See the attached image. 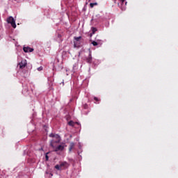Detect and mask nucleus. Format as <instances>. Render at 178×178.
Returning a JSON list of instances; mask_svg holds the SVG:
<instances>
[{
	"mask_svg": "<svg viewBox=\"0 0 178 178\" xmlns=\"http://www.w3.org/2000/svg\"><path fill=\"white\" fill-rule=\"evenodd\" d=\"M69 168V163L66 161L61 162L60 165H56L55 169L57 170H63L64 169H67Z\"/></svg>",
	"mask_w": 178,
	"mask_h": 178,
	"instance_id": "f257e3e1",
	"label": "nucleus"
},
{
	"mask_svg": "<svg viewBox=\"0 0 178 178\" xmlns=\"http://www.w3.org/2000/svg\"><path fill=\"white\" fill-rule=\"evenodd\" d=\"M7 22L11 24L13 29H16V21H15V18H13V17H9L7 19Z\"/></svg>",
	"mask_w": 178,
	"mask_h": 178,
	"instance_id": "f03ea898",
	"label": "nucleus"
},
{
	"mask_svg": "<svg viewBox=\"0 0 178 178\" xmlns=\"http://www.w3.org/2000/svg\"><path fill=\"white\" fill-rule=\"evenodd\" d=\"M18 65L19 66V69H24V67L27 66V63L26 61H22Z\"/></svg>",
	"mask_w": 178,
	"mask_h": 178,
	"instance_id": "7ed1b4c3",
	"label": "nucleus"
},
{
	"mask_svg": "<svg viewBox=\"0 0 178 178\" xmlns=\"http://www.w3.org/2000/svg\"><path fill=\"white\" fill-rule=\"evenodd\" d=\"M86 62L88 63H91L92 62V56H91V51H89V55L86 58Z\"/></svg>",
	"mask_w": 178,
	"mask_h": 178,
	"instance_id": "20e7f679",
	"label": "nucleus"
},
{
	"mask_svg": "<svg viewBox=\"0 0 178 178\" xmlns=\"http://www.w3.org/2000/svg\"><path fill=\"white\" fill-rule=\"evenodd\" d=\"M23 51L24 52H33V51H34V49L31 48V47H24L23 48Z\"/></svg>",
	"mask_w": 178,
	"mask_h": 178,
	"instance_id": "39448f33",
	"label": "nucleus"
},
{
	"mask_svg": "<svg viewBox=\"0 0 178 178\" xmlns=\"http://www.w3.org/2000/svg\"><path fill=\"white\" fill-rule=\"evenodd\" d=\"M63 149H65V146L60 145L57 147H56L54 151L56 152H58V151H63Z\"/></svg>",
	"mask_w": 178,
	"mask_h": 178,
	"instance_id": "423d86ee",
	"label": "nucleus"
},
{
	"mask_svg": "<svg viewBox=\"0 0 178 178\" xmlns=\"http://www.w3.org/2000/svg\"><path fill=\"white\" fill-rule=\"evenodd\" d=\"M49 137H55V138H57L58 141H56V143H59V141L60 140V138L59 135H58V134L55 135L54 134H51L49 135Z\"/></svg>",
	"mask_w": 178,
	"mask_h": 178,
	"instance_id": "0eeeda50",
	"label": "nucleus"
},
{
	"mask_svg": "<svg viewBox=\"0 0 178 178\" xmlns=\"http://www.w3.org/2000/svg\"><path fill=\"white\" fill-rule=\"evenodd\" d=\"M81 44V41H74V48H80V44Z\"/></svg>",
	"mask_w": 178,
	"mask_h": 178,
	"instance_id": "6e6552de",
	"label": "nucleus"
},
{
	"mask_svg": "<svg viewBox=\"0 0 178 178\" xmlns=\"http://www.w3.org/2000/svg\"><path fill=\"white\" fill-rule=\"evenodd\" d=\"M68 124H69V126H72V127H74V124H78V126H79V124H80L79 122H74L70 120V122H68Z\"/></svg>",
	"mask_w": 178,
	"mask_h": 178,
	"instance_id": "1a4fd4ad",
	"label": "nucleus"
},
{
	"mask_svg": "<svg viewBox=\"0 0 178 178\" xmlns=\"http://www.w3.org/2000/svg\"><path fill=\"white\" fill-rule=\"evenodd\" d=\"M74 148V143H71L70 144L69 151L70 152H72V149Z\"/></svg>",
	"mask_w": 178,
	"mask_h": 178,
	"instance_id": "9d476101",
	"label": "nucleus"
},
{
	"mask_svg": "<svg viewBox=\"0 0 178 178\" xmlns=\"http://www.w3.org/2000/svg\"><path fill=\"white\" fill-rule=\"evenodd\" d=\"M97 31V28L92 27V33L90 34V37H92L93 34H95V32Z\"/></svg>",
	"mask_w": 178,
	"mask_h": 178,
	"instance_id": "9b49d317",
	"label": "nucleus"
},
{
	"mask_svg": "<svg viewBox=\"0 0 178 178\" xmlns=\"http://www.w3.org/2000/svg\"><path fill=\"white\" fill-rule=\"evenodd\" d=\"M95 41L99 43V45H102V40L96 37Z\"/></svg>",
	"mask_w": 178,
	"mask_h": 178,
	"instance_id": "f8f14e48",
	"label": "nucleus"
},
{
	"mask_svg": "<svg viewBox=\"0 0 178 178\" xmlns=\"http://www.w3.org/2000/svg\"><path fill=\"white\" fill-rule=\"evenodd\" d=\"M81 38H82L81 36H79V37H74V41H76V42H79V41H81Z\"/></svg>",
	"mask_w": 178,
	"mask_h": 178,
	"instance_id": "ddd939ff",
	"label": "nucleus"
},
{
	"mask_svg": "<svg viewBox=\"0 0 178 178\" xmlns=\"http://www.w3.org/2000/svg\"><path fill=\"white\" fill-rule=\"evenodd\" d=\"M98 5V3H90V8H94V6H97Z\"/></svg>",
	"mask_w": 178,
	"mask_h": 178,
	"instance_id": "4468645a",
	"label": "nucleus"
},
{
	"mask_svg": "<svg viewBox=\"0 0 178 178\" xmlns=\"http://www.w3.org/2000/svg\"><path fill=\"white\" fill-rule=\"evenodd\" d=\"M92 44L93 45V47H97V45H99V43L97 42H96L95 40L92 41Z\"/></svg>",
	"mask_w": 178,
	"mask_h": 178,
	"instance_id": "2eb2a0df",
	"label": "nucleus"
},
{
	"mask_svg": "<svg viewBox=\"0 0 178 178\" xmlns=\"http://www.w3.org/2000/svg\"><path fill=\"white\" fill-rule=\"evenodd\" d=\"M48 154H49V152H47L45 155V159L46 161H48L49 159V157L48 156Z\"/></svg>",
	"mask_w": 178,
	"mask_h": 178,
	"instance_id": "dca6fc26",
	"label": "nucleus"
},
{
	"mask_svg": "<svg viewBox=\"0 0 178 178\" xmlns=\"http://www.w3.org/2000/svg\"><path fill=\"white\" fill-rule=\"evenodd\" d=\"M94 99H95V101H96V102H99V99H98V97H94Z\"/></svg>",
	"mask_w": 178,
	"mask_h": 178,
	"instance_id": "f3484780",
	"label": "nucleus"
},
{
	"mask_svg": "<svg viewBox=\"0 0 178 178\" xmlns=\"http://www.w3.org/2000/svg\"><path fill=\"white\" fill-rule=\"evenodd\" d=\"M50 145L54 148V140H51L50 143Z\"/></svg>",
	"mask_w": 178,
	"mask_h": 178,
	"instance_id": "a211bd4d",
	"label": "nucleus"
},
{
	"mask_svg": "<svg viewBox=\"0 0 178 178\" xmlns=\"http://www.w3.org/2000/svg\"><path fill=\"white\" fill-rule=\"evenodd\" d=\"M38 70L39 72H41V70H42V67H38Z\"/></svg>",
	"mask_w": 178,
	"mask_h": 178,
	"instance_id": "6ab92c4d",
	"label": "nucleus"
},
{
	"mask_svg": "<svg viewBox=\"0 0 178 178\" xmlns=\"http://www.w3.org/2000/svg\"><path fill=\"white\" fill-rule=\"evenodd\" d=\"M120 1L123 3V2H124L126 0H120Z\"/></svg>",
	"mask_w": 178,
	"mask_h": 178,
	"instance_id": "aec40b11",
	"label": "nucleus"
}]
</instances>
